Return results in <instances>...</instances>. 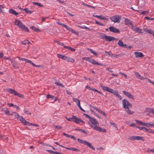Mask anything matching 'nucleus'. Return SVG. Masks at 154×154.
<instances>
[{
  "label": "nucleus",
  "mask_w": 154,
  "mask_h": 154,
  "mask_svg": "<svg viewBox=\"0 0 154 154\" xmlns=\"http://www.w3.org/2000/svg\"><path fill=\"white\" fill-rule=\"evenodd\" d=\"M85 88H87V89H88L89 90H91L94 91L96 92H97V90L96 89L91 88V87H89L88 85L86 86Z\"/></svg>",
  "instance_id": "nucleus-31"
},
{
  "label": "nucleus",
  "mask_w": 154,
  "mask_h": 154,
  "mask_svg": "<svg viewBox=\"0 0 154 154\" xmlns=\"http://www.w3.org/2000/svg\"><path fill=\"white\" fill-rule=\"evenodd\" d=\"M135 122H136L137 124H140V125H142L143 122H142L141 121H139V120H135Z\"/></svg>",
  "instance_id": "nucleus-50"
},
{
  "label": "nucleus",
  "mask_w": 154,
  "mask_h": 154,
  "mask_svg": "<svg viewBox=\"0 0 154 154\" xmlns=\"http://www.w3.org/2000/svg\"><path fill=\"white\" fill-rule=\"evenodd\" d=\"M5 108H3L2 109V111H3V112L5 113L8 115H10V112L9 111H8V110H4V109H5Z\"/></svg>",
  "instance_id": "nucleus-34"
},
{
  "label": "nucleus",
  "mask_w": 154,
  "mask_h": 154,
  "mask_svg": "<svg viewBox=\"0 0 154 154\" xmlns=\"http://www.w3.org/2000/svg\"><path fill=\"white\" fill-rule=\"evenodd\" d=\"M89 120L92 124H98V121L93 118L91 117Z\"/></svg>",
  "instance_id": "nucleus-19"
},
{
  "label": "nucleus",
  "mask_w": 154,
  "mask_h": 154,
  "mask_svg": "<svg viewBox=\"0 0 154 154\" xmlns=\"http://www.w3.org/2000/svg\"><path fill=\"white\" fill-rule=\"evenodd\" d=\"M54 143L57 144V145L59 146H60V147H63V148H65V147H65V146H63L61 145H60V144H59L57 142H54Z\"/></svg>",
  "instance_id": "nucleus-60"
},
{
  "label": "nucleus",
  "mask_w": 154,
  "mask_h": 154,
  "mask_svg": "<svg viewBox=\"0 0 154 154\" xmlns=\"http://www.w3.org/2000/svg\"><path fill=\"white\" fill-rule=\"evenodd\" d=\"M120 18V16L119 15H115L110 17V20L115 23L118 22L119 23L120 22L119 20Z\"/></svg>",
  "instance_id": "nucleus-4"
},
{
  "label": "nucleus",
  "mask_w": 154,
  "mask_h": 154,
  "mask_svg": "<svg viewBox=\"0 0 154 154\" xmlns=\"http://www.w3.org/2000/svg\"><path fill=\"white\" fill-rule=\"evenodd\" d=\"M112 94H113L114 95L116 96V95H117L118 94V91L117 90L114 91L113 90V93H112Z\"/></svg>",
  "instance_id": "nucleus-46"
},
{
  "label": "nucleus",
  "mask_w": 154,
  "mask_h": 154,
  "mask_svg": "<svg viewBox=\"0 0 154 154\" xmlns=\"http://www.w3.org/2000/svg\"><path fill=\"white\" fill-rule=\"evenodd\" d=\"M142 30V29L139 27L134 28L133 30L134 32L139 33H143V32H141Z\"/></svg>",
  "instance_id": "nucleus-20"
},
{
  "label": "nucleus",
  "mask_w": 154,
  "mask_h": 154,
  "mask_svg": "<svg viewBox=\"0 0 154 154\" xmlns=\"http://www.w3.org/2000/svg\"><path fill=\"white\" fill-rule=\"evenodd\" d=\"M72 118L74 119V120H73V122H75V123L77 124L79 123V120L78 119H80L76 117L75 116L73 115Z\"/></svg>",
  "instance_id": "nucleus-22"
},
{
  "label": "nucleus",
  "mask_w": 154,
  "mask_h": 154,
  "mask_svg": "<svg viewBox=\"0 0 154 154\" xmlns=\"http://www.w3.org/2000/svg\"><path fill=\"white\" fill-rule=\"evenodd\" d=\"M93 17H97V18H98L99 19H100L101 15L98 16V15H93Z\"/></svg>",
  "instance_id": "nucleus-62"
},
{
  "label": "nucleus",
  "mask_w": 154,
  "mask_h": 154,
  "mask_svg": "<svg viewBox=\"0 0 154 154\" xmlns=\"http://www.w3.org/2000/svg\"><path fill=\"white\" fill-rule=\"evenodd\" d=\"M105 53L109 55H110L112 56V53L110 51L109 52H105Z\"/></svg>",
  "instance_id": "nucleus-63"
},
{
  "label": "nucleus",
  "mask_w": 154,
  "mask_h": 154,
  "mask_svg": "<svg viewBox=\"0 0 154 154\" xmlns=\"http://www.w3.org/2000/svg\"><path fill=\"white\" fill-rule=\"evenodd\" d=\"M26 121V120L23 118V119H22L21 121L20 122L24 124Z\"/></svg>",
  "instance_id": "nucleus-64"
},
{
  "label": "nucleus",
  "mask_w": 154,
  "mask_h": 154,
  "mask_svg": "<svg viewBox=\"0 0 154 154\" xmlns=\"http://www.w3.org/2000/svg\"><path fill=\"white\" fill-rule=\"evenodd\" d=\"M88 61L91 63H92V64L94 65H102L104 66H106L105 64H103L101 63H99L96 61V60H94L91 58L88 59Z\"/></svg>",
  "instance_id": "nucleus-5"
},
{
  "label": "nucleus",
  "mask_w": 154,
  "mask_h": 154,
  "mask_svg": "<svg viewBox=\"0 0 154 154\" xmlns=\"http://www.w3.org/2000/svg\"><path fill=\"white\" fill-rule=\"evenodd\" d=\"M84 145L87 146L89 147L92 150H95V149L92 146L91 144L86 141H85V142L84 144Z\"/></svg>",
  "instance_id": "nucleus-14"
},
{
  "label": "nucleus",
  "mask_w": 154,
  "mask_h": 154,
  "mask_svg": "<svg viewBox=\"0 0 154 154\" xmlns=\"http://www.w3.org/2000/svg\"><path fill=\"white\" fill-rule=\"evenodd\" d=\"M32 4L33 5H37L38 6H39L40 7H44V6L43 5L41 4L40 3H38V2H32Z\"/></svg>",
  "instance_id": "nucleus-32"
},
{
  "label": "nucleus",
  "mask_w": 154,
  "mask_h": 154,
  "mask_svg": "<svg viewBox=\"0 0 154 154\" xmlns=\"http://www.w3.org/2000/svg\"><path fill=\"white\" fill-rule=\"evenodd\" d=\"M83 115L87 118L89 120L91 118L89 115H88L86 114H84Z\"/></svg>",
  "instance_id": "nucleus-54"
},
{
  "label": "nucleus",
  "mask_w": 154,
  "mask_h": 154,
  "mask_svg": "<svg viewBox=\"0 0 154 154\" xmlns=\"http://www.w3.org/2000/svg\"><path fill=\"white\" fill-rule=\"evenodd\" d=\"M110 124L111 125H112V126H113L114 127H115V128H117V125L116 124H115L114 123L112 122H111L110 123Z\"/></svg>",
  "instance_id": "nucleus-53"
},
{
  "label": "nucleus",
  "mask_w": 154,
  "mask_h": 154,
  "mask_svg": "<svg viewBox=\"0 0 154 154\" xmlns=\"http://www.w3.org/2000/svg\"><path fill=\"white\" fill-rule=\"evenodd\" d=\"M27 62L30 63L33 66H35V64H34L33 62L28 59Z\"/></svg>",
  "instance_id": "nucleus-44"
},
{
  "label": "nucleus",
  "mask_w": 154,
  "mask_h": 154,
  "mask_svg": "<svg viewBox=\"0 0 154 154\" xmlns=\"http://www.w3.org/2000/svg\"><path fill=\"white\" fill-rule=\"evenodd\" d=\"M122 102L123 107L125 109L127 113L129 115L132 114L134 112L129 110L130 108L132 107V105L126 99L122 100Z\"/></svg>",
  "instance_id": "nucleus-1"
},
{
  "label": "nucleus",
  "mask_w": 154,
  "mask_h": 154,
  "mask_svg": "<svg viewBox=\"0 0 154 154\" xmlns=\"http://www.w3.org/2000/svg\"><path fill=\"white\" fill-rule=\"evenodd\" d=\"M64 60L67 61L71 63H73L74 61V59L73 58L69 57H68L66 56L65 58H64Z\"/></svg>",
  "instance_id": "nucleus-11"
},
{
  "label": "nucleus",
  "mask_w": 154,
  "mask_h": 154,
  "mask_svg": "<svg viewBox=\"0 0 154 154\" xmlns=\"http://www.w3.org/2000/svg\"><path fill=\"white\" fill-rule=\"evenodd\" d=\"M9 12L11 14H12L15 15L19 14V13L15 11L12 8H10L9 10Z\"/></svg>",
  "instance_id": "nucleus-16"
},
{
  "label": "nucleus",
  "mask_w": 154,
  "mask_h": 154,
  "mask_svg": "<svg viewBox=\"0 0 154 154\" xmlns=\"http://www.w3.org/2000/svg\"><path fill=\"white\" fill-rule=\"evenodd\" d=\"M146 151L149 152H154V149H148L146 150Z\"/></svg>",
  "instance_id": "nucleus-57"
},
{
  "label": "nucleus",
  "mask_w": 154,
  "mask_h": 154,
  "mask_svg": "<svg viewBox=\"0 0 154 154\" xmlns=\"http://www.w3.org/2000/svg\"><path fill=\"white\" fill-rule=\"evenodd\" d=\"M107 41L111 42L112 41V39L111 38V36H108L102 33V38L104 39V38Z\"/></svg>",
  "instance_id": "nucleus-7"
},
{
  "label": "nucleus",
  "mask_w": 154,
  "mask_h": 154,
  "mask_svg": "<svg viewBox=\"0 0 154 154\" xmlns=\"http://www.w3.org/2000/svg\"><path fill=\"white\" fill-rule=\"evenodd\" d=\"M149 13V11H143L141 12V14H142L147 15Z\"/></svg>",
  "instance_id": "nucleus-37"
},
{
  "label": "nucleus",
  "mask_w": 154,
  "mask_h": 154,
  "mask_svg": "<svg viewBox=\"0 0 154 154\" xmlns=\"http://www.w3.org/2000/svg\"><path fill=\"white\" fill-rule=\"evenodd\" d=\"M57 57L59 58H60L62 59H63L64 60V58L65 57V56L63 55L59 54H57Z\"/></svg>",
  "instance_id": "nucleus-35"
},
{
  "label": "nucleus",
  "mask_w": 154,
  "mask_h": 154,
  "mask_svg": "<svg viewBox=\"0 0 154 154\" xmlns=\"http://www.w3.org/2000/svg\"><path fill=\"white\" fill-rule=\"evenodd\" d=\"M109 29L110 31L111 32L116 33H120V31L119 29L113 26H110Z\"/></svg>",
  "instance_id": "nucleus-8"
},
{
  "label": "nucleus",
  "mask_w": 154,
  "mask_h": 154,
  "mask_svg": "<svg viewBox=\"0 0 154 154\" xmlns=\"http://www.w3.org/2000/svg\"><path fill=\"white\" fill-rule=\"evenodd\" d=\"M118 44L120 47H124L126 46V44H124L123 42L121 40H119Z\"/></svg>",
  "instance_id": "nucleus-24"
},
{
  "label": "nucleus",
  "mask_w": 154,
  "mask_h": 154,
  "mask_svg": "<svg viewBox=\"0 0 154 154\" xmlns=\"http://www.w3.org/2000/svg\"><path fill=\"white\" fill-rule=\"evenodd\" d=\"M8 91L10 94H13L14 95L18 96L19 97L22 98H23L24 97V96L23 94L18 93L13 89L9 88L8 89Z\"/></svg>",
  "instance_id": "nucleus-3"
},
{
  "label": "nucleus",
  "mask_w": 154,
  "mask_h": 154,
  "mask_svg": "<svg viewBox=\"0 0 154 154\" xmlns=\"http://www.w3.org/2000/svg\"><path fill=\"white\" fill-rule=\"evenodd\" d=\"M63 134L64 136H66L67 137H68L69 138H71L74 139V140H76V138L74 136H72V135H70L68 134L65 133H63Z\"/></svg>",
  "instance_id": "nucleus-21"
},
{
  "label": "nucleus",
  "mask_w": 154,
  "mask_h": 154,
  "mask_svg": "<svg viewBox=\"0 0 154 154\" xmlns=\"http://www.w3.org/2000/svg\"><path fill=\"white\" fill-rule=\"evenodd\" d=\"M136 136H131L129 139L131 140H136Z\"/></svg>",
  "instance_id": "nucleus-45"
},
{
  "label": "nucleus",
  "mask_w": 154,
  "mask_h": 154,
  "mask_svg": "<svg viewBox=\"0 0 154 154\" xmlns=\"http://www.w3.org/2000/svg\"><path fill=\"white\" fill-rule=\"evenodd\" d=\"M30 28L35 31L38 32L40 31L38 28H37L33 26H30Z\"/></svg>",
  "instance_id": "nucleus-28"
},
{
  "label": "nucleus",
  "mask_w": 154,
  "mask_h": 154,
  "mask_svg": "<svg viewBox=\"0 0 154 154\" xmlns=\"http://www.w3.org/2000/svg\"><path fill=\"white\" fill-rule=\"evenodd\" d=\"M106 70H107L110 72H112L113 71L112 70V69L110 68L106 67Z\"/></svg>",
  "instance_id": "nucleus-58"
},
{
  "label": "nucleus",
  "mask_w": 154,
  "mask_h": 154,
  "mask_svg": "<svg viewBox=\"0 0 154 154\" xmlns=\"http://www.w3.org/2000/svg\"><path fill=\"white\" fill-rule=\"evenodd\" d=\"M134 73L135 74V75H136V77L138 79H139L140 80H143L145 79H146V78H144L143 77H142L141 76L140 74L137 72H134Z\"/></svg>",
  "instance_id": "nucleus-17"
},
{
  "label": "nucleus",
  "mask_w": 154,
  "mask_h": 154,
  "mask_svg": "<svg viewBox=\"0 0 154 154\" xmlns=\"http://www.w3.org/2000/svg\"><path fill=\"white\" fill-rule=\"evenodd\" d=\"M30 125H32V126H36V127H38L39 126L37 124H35L30 123Z\"/></svg>",
  "instance_id": "nucleus-61"
},
{
  "label": "nucleus",
  "mask_w": 154,
  "mask_h": 154,
  "mask_svg": "<svg viewBox=\"0 0 154 154\" xmlns=\"http://www.w3.org/2000/svg\"><path fill=\"white\" fill-rule=\"evenodd\" d=\"M134 54L136 58L138 57H143L144 55L141 52H136L134 53Z\"/></svg>",
  "instance_id": "nucleus-13"
},
{
  "label": "nucleus",
  "mask_w": 154,
  "mask_h": 154,
  "mask_svg": "<svg viewBox=\"0 0 154 154\" xmlns=\"http://www.w3.org/2000/svg\"><path fill=\"white\" fill-rule=\"evenodd\" d=\"M100 19H102L105 20H107L108 18H107L105 16L102 17V16H101Z\"/></svg>",
  "instance_id": "nucleus-56"
},
{
  "label": "nucleus",
  "mask_w": 154,
  "mask_h": 154,
  "mask_svg": "<svg viewBox=\"0 0 154 154\" xmlns=\"http://www.w3.org/2000/svg\"><path fill=\"white\" fill-rule=\"evenodd\" d=\"M122 92L123 93V94H124V95H126L127 96V95L128 94L129 92L125 91H122Z\"/></svg>",
  "instance_id": "nucleus-59"
},
{
  "label": "nucleus",
  "mask_w": 154,
  "mask_h": 154,
  "mask_svg": "<svg viewBox=\"0 0 154 154\" xmlns=\"http://www.w3.org/2000/svg\"><path fill=\"white\" fill-rule=\"evenodd\" d=\"M14 23L16 25L18 26L22 30H23L26 32H29V30L27 27L23 24L20 20L15 19Z\"/></svg>",
  "instance_id": "nucleus-2"
},
{
  "label": "nucleus",
  "mask_w": 154,
  "mask_h": 154,
  "mask_svg": "<svg viewBox=\"0 0 154 154\" xmlns=\"http://www.w3.org/2000/svg\"><path fill=\"white\" fill-rule=\"evenodd\" d=\"M65 148L67 149H68V150H73V151H77V152H78V151H79V150L77 149V148H74V147H65Z\"/></svg>",
  "instance_id": "nucleus-25"
},
{
  "label": "nucleus",
  "mask_w": 154,
  "mask_h": 154,
  "mask_svg": "<svg viewBox=\"0 0 154 154\" xmlns=\"http://www.w3.org/2000/svg\"><path fill=\"white\" fill-rule=\"evenodd\" d=\"M24 112L25 113L29 114V115L31 114V113L30 112L28 111H27L25 109L24 110Z\"/></svg>",
  "instance_id": "nucleus-47"
},
{
  "label": "nucleus",
  "mask_w": 154,
  "mask_h": 154,
  "mask_svg": "<svg viewBox=\"0 0 154 154\" xmlns=\"http://www.w3.org/2000/svg\"><path fill=\"white\" fill-rule=\"evenodd\" d=\"M77 140L79 142L81 143H82L83 144H84L85 142V141H86V140H82L79 138Z\"/></svg>",
  "instance_id": "nucleus-38"
},
{
  "label": "nucleus",
  "mask_w": 154,
  "mask_h": 154,
  "mask_svg": "<svg viewBox=\"0 0 154 154\" xmlns=\"http://www.w3.org/2000/svg\"><path fill=\"white\" fill-rule=\"evenodd\" d=\"M46 97L48 98H50L52 100H54V101H57V97H55L54 96L50 94H48L47 95Z\"/></svg>",
  "instance_id": "nucleus-18"
},
{
  "label": "nucleus",
  "mask_w": 154,
  "mask_h": 154,
  "mask_svg": "<svg viewBox=\"0 0 154 154\" xmlns=\"http://www.w3.org/2000/svg\"><path fill=\"white\" fill-rule=\"evenodd\" d=\"M77 106L78 107H79V108L81 110L84 112H85V111L81 107L80 105V103H78V104H77Z\"/></svg>",
  "instance_id": "nucleus-41"
},
{
  "label": "nucleus",
  "mask_w": 154,
  "mask_h": 154,
  "mask_svg": "<svg viewBox=\"0 0 154 154\" xmlns=\"http://www.w3.org/2000/svg\"><path fill=\"white\" fill-rule=\"evenodd\" d=\"M64 48H65L68 49L72 51H75V49L71 48L70 46H64Z\"/></svg>",
  "instance_id": "nucleus-29"
},
{
  "label": "nucleus",
  "mask_w": 154,
  "mask_h": 154,
  "mask_svg": "<svg viewBox=\"0 0 154 154\" xmlns=\"http://www.w3.org/2000/svg\"><path fill=\"white\" fill-rule=\"evenodd\" d=\"M144 31L146 32H148V33L152 35L154 33V31L151 29H149L147 28H144Z\"/></svg>",
  "instance_id": "nucleus-23"
},
{
  "label": "nucleus",
  "mask_w": 154,
  "mask_h": 154,
  "mask_svg": "<svg viewBox=\"0 0 154 154\" xmlns=\"http://www.w3.org/2000/svg\"><path fill=\"white\" fill-rule=\"evenodd\" d=\"M149 125H150V124L149 123H144V122H143L142 125H144V126H146L147 127H149Z\"/></svg>",
  "instance_id": "nucleus-42"
},
{
  "label": "nucleus",
  "mask_w": 154,
  "mask_h": 154,
  "mask_svg": "<svg viewBox=\"0 0 154 154\" xmlns=\"http://www.w3.org/2000/svg\"><path fill=\"white\" fill-rule=\"evenodd\" d=\"M72 99L77 104L79 103H80V100L77 98H73Z\"/></svg>",
  "instance_id": "nucleus-40"
},
{
  "label": "nucleus",
  "mask_w": 154,
  "mask_h": 154,
  "mask_svg": "<svg viewBox=\"0 0 154 154\" xmlns=\"http://www.w3.org/2000/svg\"><path fill=\"white\" fill-rule=\"evenodd\" d=\"M97 124H92L91 125V127L94 130L97 131H100L101 128L97 126Z\"/></svg>",
  "instance_id": "nucleus-10"
},
{
  "label": "nucleus",
  "mask_w": 154,
  "mask_h": 154,
  "mask_svg": "<svg viewBox=\"0 0 154 154\" xmlns=\"http://www.w3.org/2000/svg\"><path fill=\"white\" fill-rule=\"evenodd\" d=\"M125 24L126 25H130L131 26H133V24L132 23V22L130 20L128 19V18H125Z\"/></svg>",
  "instance_id": "nucleus-12"
},
{
  "label": "nucleus",
  "mask_w": 154,
  "mask_h": 154,
  "mask_svg": "<svg viewBox=\"0 0 154 154\" xmlns=\"http://www.w3.org/2000/svg\"><path fill=\"white\" fill-rule=\"evenodd\" d=\"M136 140H141L143 141H144L145 140L144 138L142 136H136Z\"/></svg>",
  "instance_id": "nucleus-26"
},
{
  "label": "nucleus",
  "mask_w": 154,
  "mask_h": 154,
  "mask_svg": "<svg viewBox=\"0 0 154 154\" xmlns=\"http://www.w3.org/2000/svg\"><path fill=\"white\" fill-rule=\"evenodd\" d=\"M71 32L72 33L74 34L75 35H79V33L78 32H75V30L74 29H72Z\"/></svg>",
  "instance_id": "nucleus-51"
},
{
  "label": "nucleus",
  "mask_w": 154,
  "mask_h": 154,
  "mask_svg": "<svg viewBox=\"0 0 154 154\" xmlns=\"http://www.w3.org/2000/svg\"><path fill=\"white\" fill-rule=\"evenodd\" d=\"M13 113L15 114V118L17 119L18 120L21 121L22 119H23V118L22 116H19L18 113L14 112H13Z\"/></svg>",
  "instance_id": "nucleus-15"
},
{
  "label": "nucleus",
  "mask_w": 154,
  "mask_h": 154,
  "mask_svg": "<svg viewBox=\"0 0 154 154\" xmlns=\"http://www.w3.org/2000/svg\"><path fill=\"white\" fill-rule=\"evenodd\" d=\"M73 115L72 116V117L71 118H69L68 119H67V120L69 121H73V120H74V118H72Z\"/></svg>",
  "instance_id": "nucleus-49"
},
{
  "label": "nucleus",
  "mask_w": 154,
  "mask_h": 154,
  "mask_svg": "<svg viewBox=\"0 0 154 154\" xmlns=\"http://www.w3.org/2000/svg\"><path fill=\"white\" fill-rule=\"evenodd\" d=\"M30 42L28 40H25L21 42V44L25 45L26 44H29L30 43Z\"/></svg>",
  "instance_id": "nucleus-36"
},
{
  "label": "nucleus",
  "mask_w": 154,
  "mask_h": 154,
  "mask_svg": "<svg viewBox=\"0 0 154 154\" xmlns=\"http://www.w3.org/2000/svg\"><path fill=\"white\" fill-rule=\"evenodd\" d=\"M101 88L104 90L106 91L111 93H113V90L108 87L107 86L102 85L100 86Z\"/></svg>",
  "instance_id": "nucleus-6"
},
{
  "label": "nucleus",
  "mask_w": 154,
  "mask_h": 154,
  "mask_svg": "<svg viewBox=\"0 0 154 154\" xmlns=\"http://www.w3.org/2000/svg\"><path fill=\"white\" fill-rule=\"evenodd\" d=\"M55 84H56L57 85H60V86L62 87H64L63 85L60 83H59L58 82H56L55 83Z\"/></svg>",
  "instance_id": "nucleus-48"
},
{
  "label": "nucleus",
  "mask_w": 154,
  "mask_h": 154,
  "mask_svg": "<svg viewBox=\"0 0 154 154\" xmlns=\"http://www.w3.org/2000/svg\"><path fill=\"white\" fill-rule=\"evenodd\" d=\"M95 23L97 25H100V26H104V25L103 24L98 22L97 20H95Z\"/></svg>",
  "instance_id": "nucleus-43"
},
{
  "label": "nucleus",
  "mask_w": 154,
  "mask_h": 154,
  "mask_svg": "<svg viewBox=\"0 0 154 154\" xmlns=\"http://www.w3.org/2000/svg\"><path fill=\"white\" fill-rule=\"evenodd\" d=\"M4 7L2 5H0V12H1L3 13V9L4 8Z\"/></svg>",
  "instance_id": "nucleus-55"
},
{
  "label": "nucleus",
  "mask_w": 154,
  "mask_h": 154,
  "mask_svg": "<svg viewBox=\"0 0 154 154\" xmlns=\"http://www.w3.org/2000/svg\"><path fill=\"white\" fill-rule=\"evenodd\" d=\"M128 98L130 99H132L133 100H134V96L132 95L130 93H129L127 95Z\"/></svg>",
  "instance_id": "nucleus-33"
},
{
  "label": "nucleus",
  "mask_w": 154,
  "mask_h": 154,
  "mask_svg": "<svg viewBox=\"0 0 154 154\" xmlns=\"http://www.w3.org/2000/svg\"><path fill=\"white\" fill-rule=\"evenodd\" d=\"M78 27H79V28H82V29H87V27H86L84 25L82 26H81L79 25V26H78Z\"/></svg>",
  "instance_id": "nucleus-52"
},
{
  "label": "nucleus",
  "mask_w": 154,
  "mask_h": 154,
  "mask_svg": "<svg viewBox=\"0 0 154 154\" xmlns=\"http://www.w3.org/2000/svg\"><path fill=\"white\" fill-rule=\"evenodd\" d=\"M87 50L89 51L91 53H92L94 55H95V56H98L97 54L92 49H90L89 48H88L87 49Z\"/></svg>",
  "instance_id": "nucleus-30"
},
{
  "label": "nucleus",
  "mask_w": 154,
  "mask_h": 154,
  "mask_svg": "<svg viewBox=\"0 0 154 154\" xmlns=\"http://www.w3.org/2000/svg\"><path fill=\"white\" fill-rule=\"evenodd\" d=\"M24 11L27 14H30L32 13L33 11L29 10L28 8H26L23 9H21V11Z\"/></svg>",
  "instance_id": "nucleus-27"
},
{
  "label": "nucleus",
  "mask_w": 154,
  "mask_h": 154,
  "mask_svg": "<svg viewBox=\"0 0 154 154\" xmlns=\"http://www.w3.org/2000/svg\"><path fill=\"white\" fill-rule=\"evenodd\" d=\"M9 59V60L12 63V66L15 69L17 68L18 67L17 66V62L14 60H11L10 58H7Z\"/></svg>",
  "instance_id": "nucleus-9"
},
{
  "label": "nucleus",
  "mask_w": 154,
  "mask_h": 154,
  "mask_svg": "<svg viewBox=\"0 0 154 154\" xmlns=\"http://www.w3.org/2000/svg\"><path fill=\"white\" fill-rule=\"evenodd\" d=\"M17 57L20 60H21L22 61H24L26 62H27V61L28 60V59L21 58L20 57Z\"/></svg>",
  "instance_id": "nucleus-39"
}]
</instances>
